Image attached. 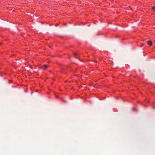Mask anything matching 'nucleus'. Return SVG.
I'll return each mask as SVG.
<instances>
[{"label": "nucleus", "mask_w": 155, "mask_h": 155, "mask_svg": "<svg viewBox=\"0 0 155 155\" xmlns=\"http://www.w3.org/2000/svg\"><path fill=\"white\" fill-rule=\"evenodd\" d=\"M152 9L155 11V6L152 7Z\"/></svg>", "instance_id": "obj_4"}, {"label": "nucleus", "mask_w": 155, "mask_h": 155, "mask_svg": "<svg viewBox=\"0 0 155 155\" xmlns=\"http://www.w3.org/2000/svg\"><path fill=\"white\" fill-rule=\"evenodd\" d=\"M94 62H97V61L96 60H94Z\"/></svg>", "instance_id": "obj_5"}, {"label": "nucleus", "mask_w": 155, "mask_h": 155, "mask_svg": "<svg viewBox=\"0 0 155 155\" xmlns=\"http://www.w3.org/2000/svg\"><path fill=\"white\" fill-rule=\"evenodd\" d=\"M48 67L47 65H44L41 67L40 68L44 70H45Z\"/></svg>", "instance_id": "obj_1"}, {"label": "nucleus", "mask_w": 155, "mask_h": 155, "mask_svg": "<svg viewBox=\"0 0 155 155\" xmlns=\"http://www.w3.org/2000/svg\"><path fill=\"white\" fill-rule=\"evenodd\" d=\"M147 43L148 45H149L150 46H152V43L150 41H149L147 42Z\"/></svg>", "instance_id": "obj_3"}, {"label": "nucleus", "mask_w": 155, "mask_h": 155, "mask_svg": "<svg viewBox=\"0 0 155 155\" xmlns=\"http://www.w3.org/2000/svg\"><path fill=\"white\" fill-rule=\"evenodd\" d=\"M63 101H64V102H66V101H64V100H63Z\"/></svg>", "instance_id": "obj_6"}, {"label": "nucleus", "mask_w": 155, "mask_h": 155, "mask_svg": "<svg viewBox=\"0 0 155 155\" xmlns=\"http://www.w3.org/2000/svg\"><path fill=\"white\" fill-rule=\"evenodd\" d=\"M78 53L77 52H75L73 53V54L74 55V57L76 58H78Z\"/></svg>", "instance_id": "obj_2"}]
</instances>
